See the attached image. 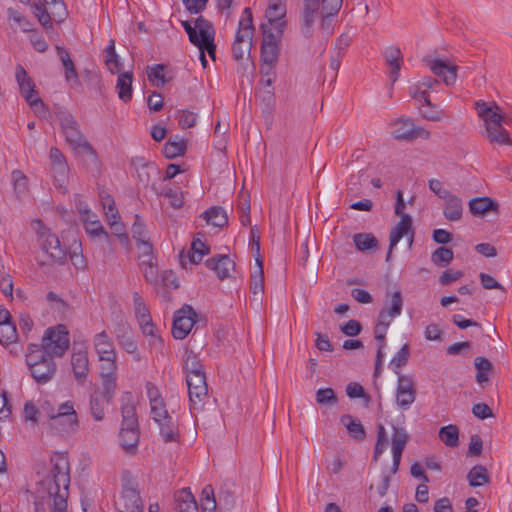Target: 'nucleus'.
Listing matches in <instances>:
<instances>
[{
    "label": "nucleus",
    "instance_id": "obj_25",
    "mask_svg": "<svg viewBox=\"0 0 512 512\" xmlns=\"http://www.w3.org/2000/svg\"><path fill=\"white\" fill-rule=\"evenodd\" d=\"M175 508L179 512H198V504L189 488L178 490L174 494Z\"/></svg>",
    "mask_w": 512,
    "mask_h": 512
},
{
    "label": "nucleus",
    "instance_id": "obj_34",
    "mask_svg": "<svg viewBox=\"0 0 512 512\" xmlns=\"http://www.w3.org/2000/svg\"><path fill=\"white\" fill-rule=\"evenodd\" d=\"M340 421L353 439L361 441L365 438L366 432L364 426L358 419L349 414H344L341 416Z\"/></svg>",
    "mask_w": 512,
    "mask_h": 512
},
{
    "label": "nucleus",
    "instance_id": "obj_41",
    "mask_svg": "<svg viewBox=\"0 0 512 512\" xmlns=\"http://www.w3.org/2000/svg\"><path fill=\"white\" fill-rule=\"evenodd\" d=\"M469 485L479 487L489 482L487 469L482 465L474 466L467 474Z\"/></svg>",
    "mask_w": 512,
    "mask_h": 512
},
{
    "label": "nucleus",
    "instance_id": "obj_19",
    "mask_svg": "<svg viewBox=\"0 0 512 512\" xmlns=\"http://www.w3.org/2000/svg\"><path fill=\"white\" fill-rule=\"evenodd\" d=\"M263 41L261 45V58L265 64L271 65L278 57V45L275 36L268 30L267 24H262Z\"/></svg>",
    "mask_w": 512,
    "mask_h": 512
},
{
    "label": "nucleus",
    "instance_id": "obj_59",
    "mask_svg": "<svg viewBox=\"0 0 512 512\" xmlns=\"http://www.w3.org/2000/svg\"><path fill=\"white\" fill-rule=\"evenodd\" d=\"M176 119L181 128L188 129L196 124L197 115L190 110L184 109L177 112Z\"/></svg>",
    "mask_w": 512,
    "mask_h": 512
},
{
    "label": "nucleus",
    "instance_id": "obj_21",
    "mask_svg": "<svg viewBox=\"0 0 512 512\" xmlns=\"http://www.w3.org/2000/svg\"><path fill=\"white\" fill-rule=\"evenodd\" d=\"M205 264L210 270L215 271L218 278L221 280L230 277V273L235 267V263L227 255L214 256L213 258L206 260Z\"/></svg>",
    "mask_w": 512,
    "mask_h": 512
},
{
    "label": "nucleus",
    "instance_id": "obj_23",
    "mask_svg": "<svg viewBox=\"0 0 512 512\" xmlns=\"http://www.w3.org/2000/svg\"><path fill=\"white\" fill-rule=\"evenodd\" d=\"M93 346L98 355V359L116 357L114 343L106 331L97 333L93 337Z\"/></svg>",
    "mask_w": 512,
    "mask_h": 512
},
{
    "label": "nucleus",
    "instance_id": "obj_9",
    "mask_svg": "<svg viewBox=\"0 0 512 512\" xmlns=\"http://www.w3.org/2000/svg\"><path fill=\"white\" fill-rule=\"evenodd\" d=\"M133 304L135 316L142 333L152 338L150 345L154 346L156 349H161L163 347V340L157 336L156 327L152 321L150 311L138 292L133 293Z\"/></svg>",
    "mask_w": 512,
    "mask_h": 512
},
{
    "label": "nucleus",
    "instance_id": "obj_46",
    "mask_svg": "<svg viewBox=\"0 0 512 512\" xmlns=\"http://www.w3.org/2000/svg\"><path fill=\"white\" fill-rule=\"evenodd\" d=\"M401 51L398 48H391L387 51L386 61L391 68L390 77L393 82L398 78L400 71Z\"/></svg>",
    "mask_w": 512,
    "mask_h": 512
},
{
    "label": "nucleus",
    "instance_id": "obj_64",
    "mask_svg": "<svg viewBox=\"0 0 512 512\" xmlns=\"http://www.w3.org/2000/svg\"><path fill=\"white\" fill-rule=\"evenodd\" d=\"M99 361L101 362L100 376L117 375L118 366L116 357L101 358Z\"/></svg>",
    "mask_w": 512,
    "mask_h": 512
},
{
    "label": "nucleus",
    "instance_id": "obj_4",
    "mask_svg": "<svg viewBox=\"0 0 512 512\" xmlns=\"http://www.w3.org/2000/svg\"><path fill=\"white\" fill-rule=\"evenodd\" d=\"M253 20L250 8H245L239 21L238 30L232 45L233 57L237 61L248 59L252 46Z\"/></svg>",
    "mask_w": 512,
    "mask_h": 512
},
{
    "label": "nucleus",
    "instance_id": "obj_18",
    "mask_svg": "<svg viewBox=\"0 0 512 512\" xmlns=\"http://www.w3.org/2000/svg\"><path fill=\"white\" fill-rule=\"evenodd\" d=\"M409 436L407 431L403 427L393 426L392 434V454H393V466L392 473L395 474L400 465L402 453L407 445Z\"/></svg>",
    "mask_w": 512,
    "mask_h": 512
},
{
    "label": "nucleus",
    "instance_id": "obj_22",
    "mask_svg": "<svg viewBox=\"0 0 512 512\" xmlns=\"http://www.w3.org/2000/svg\"><path fill=\"white\" fill-rule=\"evenodd\" d=\"M28 368L37 383L45 384L54 377L57 365L53 359H48V361H44Z\"/></svg>",
    "mask_w": 512,
    "mask_h": 512
},
{
    "label": "nucleus",
    "instance_id": "obj_26",
    "mask_svg": "<svg viewBox=\"0 0 512 512\" xmlns=\"http://www.w3.org/2000/svg\"><path fill=\"white\" fill-rule=\"evenodd\" d=\"M57 55L60 58L62 65L65 70V79L71 85L75 86L79 84L78 73L76 71L74 62L72 61L69 53L66 49L61 46H56Z\"/></svg>",
    "mask_w": 512,
    "mask_h": 512
},
{
    "label": "nucleus",
    "instance_id": "obj_24",
    "mask_svg": "<svg viewBox=\"0 0 512 512\" xmlns=\"http://www.w3.org/2000/svg\"><path fill=\"white\" fill-rule=\"evenodd\" d=\"M412 220L409 215H403L399 223L390 232V245L386 261H389L393 248L400 239L411 231Z\"/></svg>",
    "mask_w": 512,
    "mask_h": 512
},
{
    "label": "nucleus",
    "instance_id": "obj_60",
    "mask_svg": "<svg viewBox=\"0 0 512 512\" xmlns=\"http://www.w3.org/2000/svg\"><path fill=\"white\" fill-rule=\"evenodd\" d=\"M250 289L254 295H262L264 292V272L260 268L251 273Z\"/></svg>",
    "mask_w": 512,
    "mask_h": 512
},
{
    "label": "nucleus",
    "instance_id": "obj_51",
    "mask_svg": "<svg viewBox=\"0 0 512 512\" xmlns=\"http://www.w3.org/2000/svg\"><path fill=\"white\" fill-rule=\"evenodd\" d=\"M12 180L14 184V191L18 197L25 196L28 193V178L20 170L12 172Z\"/></svg>",
    "mask_w": 512,
    "mask_h": 512
},
{
    "label": "nucleus",
    "instance_id": "obj_17",
    "mask_svg": "<svg viewBox=\"0 0 512 512\" xmlns=\"http://www.w3.org/2000/svg\"><path fill=\"white\" fill-rule=\"evenodd\" d=\"M475 105L479 117L484 122L485 128L503 124L504 115L501 113V108L496 103L489 105L484 101H477Z\"/></svg>",
    "mask_w": 512,
    "mask_h": 512
},
{
    "label": "nucleus",
    "instance_id": "obj_61",
    "mask_svg": "<svg viewBox=\"0 0 512 512\" xmlns=\"http://www.w3.org/2000/svg\"><path fill=\"white\" fill-rule=\"evenodd\" d=\"M33 13L44 28L48 29L52 27L51 15L50 12L47 11L45 5L41 3L35 4Z\"/></svg>",
    "mask_w": 512,
    "mask_h": 512
},
{
    "label": "nucleus",
    "instance_id": "obj_33",
    "mask_svg": "<svg viewBox=\"0 0 512 512\" xmlns=\"http://www.w3.org/2000/svg\"><path fill=\"white\" fill-rule=\"evenodd\" d=\"M205 24L212 25L208 20L204 19L202 16L197 17L194 22L192 21H182V26L186 33L188 34L189 40L192 44H196L201 37V29L202 27L208 29Z\"/></svg>",
    "mask_w": 512,
    "mask_h": 512
},
{
    "label": "nucleus",
    "instance_id": "obj_5",
    "mask_svg": "<svg viewBox=\"0 0 512 512\" xmlns=\"http://www.w3.org/2000/svg\"><path fill=\"white\" fill-rule=\"evenodd\" d=\"M49 426L58 433L74 432L78 426V415L71 401H66L48 412Z\"/></svg>",
    "mask_w": 512,
    "mask_h": 512
},
{
    "label": "nucleus",
    "instance_id": "obj_36",
    "mask_svg": "<svg viewBox=\"0 0 512 512\" xmlns=\"http://www.w3.org/2000/svg\"><path fill=\"white\" fill-rule=\"evenodd\" d=\"M204 219L208 224L222 228L227 225L228 217L222 207H211L203 213Z\"/></svg>",
    "mask_w": 512,
    "mask_h": 512
},
{
    "label": "nucleus",
    "instance_id": "obj_30",
    "mask_svg": "<svg viewBox=\"0 0 512 512\" xmlns=\"http://www.w3.org/2000/svg\"><path fill=\"white\" fill-rule=\"evenodd\" d=\"M205 26L208 29H205L202 27L200 40L195 44V46H197L199 48V51H201V52L203 51L204 54H205V51H207L209 56L213 60H215V53H216V46L214 44L215 30L212 25L205 24Z\"/></svg>",
    "mask_w": 512,
    "mask_h": 512
},
{
    "label": "nucleus",
    "instance_id": "obj_1",
    "mask_svg": "<svg viewBox=\"0 0 512 512\" xmlns=\"http://www.w3.org/2000/svg\"><path fill=\"white\" fill-rule=\"evenodd\" d=\"M50 474L38 483V498L47 500L53 512H66L70 485V465L63 454L51 457Z\"/></svg>",
    "mask_w": 512,
    "mask_h": 512
},
{
    "label": "nucleus",
    "instance_id": "obj_52",
    "mask_svg": "<svg viewBox=\"0 0 512 512\" xmlns=\"http://www.w3.org/2000/svg\"><path fill=\"white\" fill-rule=\"evenodd\" d=\"M391 321L392 320L389 318L383 319L381 317V314L379 313L378 322L374 328V335L375 339L378 341V346H380V350H383L385 346V335L390 326Z\"/></svg>",
    "mask_w": 512,
    "mask_h": 512
},
{
    "label": "nucleus",
    "instance_id": "obj_55",
    "mask_svg": "<svg viewBox=\"0 0 512 512\" xmlns=\"http://www.w3.org/2000/svg\"><path fill=\"white\" fill-rule=\"evenodd\" d=\"M17 329L13 323H0V342L8 345L17 340Z\"/></svg>",
    "mask_w": 512,
    "mask_h": 512
},
{
    "label": "nucleus",
    "instance_id": "obj_45",
    "mask_svg": "<svg viewBox=\"0 0 512 512\" xmlns=\"http://www.w3.org/2000/svg\"><path fill=\"white\" fill-rule=\"evenodd\" d=\"M160 426V434L165 442L176 441L179 434L177 425L173 422L172 417L157 423Z\"/></svg>",
    "mask_w": 512,
    "mask_h": 512
},
{
    "label": "nucleus",
    "instance_id": "obj_32",
    "mask_svg": "<svg viewBox=\"0 0 512 512\" xmlns=\"http://www.w3.org/2000/svg\"><path fill=\"white\" fill-rule=\"evenodd\" d=\"M132 82H133V73L131 71L119 73L116 90L118 93V97L123 102H128L132 98Z\"/></svg>",
    "mask_w": 512,
    "mask_h": 512
},
{
    "label": "nucleus",
    "instance_id": "obj_12",
    "mask_svg": "<svg viewBox=\"0 0 512 512\" xmlns=\"http://www.w3.org/2000/svg\"><path fill=\"white\" fill-rule=\"evenodd\" d=\"M189 400L193 409H199L203 406L204 400L208 395L205 373L191 374L186 376Z\"/></svg>",
    "mask_w": 512,
    "mask_h": 512
},
{
    "label": "nucleus",
    "instance_id": "obj_2",
    "mask_svg": "<svg viewBox=\"0 0 512 512\" xmlns=\"http://www.w3.org/2000/svg\"><path fill=\"white\" fill-rule=\"evenodd\" d=\"M343 0H304L301 14L302 32L310 37L313 25L321 14L320 28L325 35L332 32V17L342 7Z\"/></svg>",
    "mask_w": 512,
    "mask_h": 512
},
{
    "label": "nucleus",
    "instance_id": "obj_6",
    "mask_svg": "<svg viewBox=\"0 0 512 512\" xmlns=\"http://www.w3.org/2000/svg\"><path fill=\"white\" fill-rule=\"evenodd\" d=\"M122 492L117 502L118 512H142L143 503L137 482L130 471L122 473Z\"/></svg>",
    "mask_w": 512,
    "mask_h": 512
},
{
    "label": "nucleus",
    "instance_id": "obj_39",
    "mask_svg": "<svg viewBox=\"0 0 512 512\" xmlns=\"http://www.w3.org/2000/svg\"><path fill=\"white\" fill-rule=\"evenodd\" d=\"M111 400L105 396L94 393L90 398V410L93 418L96 421H101L104 418V408Z\"/></svg>",
    "mask_w": 512,
    "mask_h": 512
},
{
    "label": "nucleus",
    "instance_id": "obj_44",
    "mask_svg": "<svg viewBox=\"0 0 512 512\" xmlns=\"http://www.w3.org/2000/svg\"><path fill=\"white\" fill-rule=\"evenodd\" d=\"M106 65L111 73H119L122 70V64L115 51V40L111 39L106 48Z\"/></svg>",
    "mask_w": 512,
    "mask_h": 512
},
{
    "label": "nucleus",
    "instance_id": "obj_47",
    "mask_svg": "<svg viewBox=\"0 0 512 512\" xmlns=\"http://www.w3.org/2000/svg\"><path fill=\"white\" fill-rule=\"evenodd\" d=\"M355 246L360 251H367L376 248L378 245L377 239L370 233H358L353 237Z\"/></svg>",
    "mask_w": 512,
    "mask_h": 512
},
{
    "label": "nucleus",
    "instance_id": "obj_62",
    "mask_svg": "<svg viewBox=\"0 0 512 512\" xmlns=\"http://www.w3.org/2000/svg\"><path fill=\"white\" fill-rule=\"evenodd\" d=\"M185 369H186V376H189L191 374H203L204 368L203 365L199 362L197 357L190 353L187 355L185 359Z\"/></svg>",
    "mask_w": 512,
    "mask_h": 512
},
{
    "label": "nucleus",
    "instance_id": "obj_16",
    "mask_svg": "<svg viewBox=\"0 0 512 512\" xmlns=\"http://www.w3.org/2000/svg\"><path fill=\"white\" fill-rule=\"evenodd\" d=\"M71 366L74 379L78 384L83 385L89 374L88 352L84 346H80L79 348L76 346L73 347Z\"/></svg>",
    "mask_w": 512,
    "mask_h": 512
},
{
    "label": "nucleus",
    "instance_id": "obj_38",
    "mask_svg": "<svg viewBox=\"0 0 512 512\" xmlns=\"http://www.w3.org/2000/svg\"><path fill=\"white\" fill-rule=\"evenodd\" d=\"M403 307V299L400 291H395L391 295L390 307L382 309L380 311L381 317L383 319L389 318L393 319L399 316L402 312Z\"/></svg>",
    "mask_w": 512,
    "mask_h": 512
},
{
    "label": "nucleus",
    "instance_id": "obj_7",
    "mask_svg": "<svg viewBox=\"0 0 512 512\" xmlns=\"http://www.w3.org/2000/svg\"><path fill=\"white\" fill-rule=\"evenodd\" d=\"M55 358H61L70 346L69 332L64 325L46 329L40 344Z\"/></svg>",
    "mask_w": 512,
    "mask_h": 512
},
{
    "label": "nucleus",
    "instance_id": "obj_14",
    "mask_svg": "<svg viewBox=\"0 0 512 512\" xmlns=\"http://www.w3.org/2000/svg\"><path fill=\"white\" fill-rule=\"evenodd\" d=\"M416 386L412 377L404 374L398 376L396 388V403L403 409L407 410L416 400Z\"/></svg>",
    "mask_w": 512,
    "mask_h": 512
},
{
    "label": "nucleus",
    "instance_id": "obj_63",
    "mask_svg": "<svg viewBox=\"0 0 512 512\" xmlns=\"http://www.w3.org/2000/svg\"><path fill=\"white\" fill-rule=\"evenodd\" d=\"M147 76L151 82L159 81V83L156 84L158 87H163L166 83L164 75V65L162 64H157L148 67Z\"/></svg>",
    "mask_w": 512,
    "mask_h": 512
},
{
    "label": "nucleus",
    "instance_id": "obj_35",
    "mask_svg": "<svg viewBox=\"0 0 512 512\" xmlns=\"http://www.w3.org/2000/svg\"><path fill=\"white\" fill-rule=\"evenodd\" d=\"M486 137L490 143L499 145H511L508 131L503 127V124L485 128Z\"/></svg>",
    "mask_w": 512,
    "mask_h": 512
},
{
    "label": "nucleus",
    "instance_id": "obj_50",
    "mask_svg": "<svg viewBox=\"0 0 512 512\" xmlns=\"http://www.w3.org/2000/svg\"><path fill=\"white\" fill-rule=\"evenodd\" d=\"M388 444V437L386 433V429L383 424L379 423L377 425V441L374 448L373 461H378L381 454L386 449Z\"/></svg>",
    "mask_w": 512,
    "mask_h": 512
},
{
    "label": "nucleus",
    "instance_id": "obj_56",
    "mask_svg": "<svg viewBox=\"0 0 512 512\" xmlns=\"http://www.w3.org/2000/svg\"><path fill=\"white\" fill-rule=\"evenodd\" d=\"M420 113L425 119L434 122L441 121L444 118L448 117V114L446 113L445 110L439 109L434 104H432V107H428L424 104V106L420 108Z\"/></svg>",
    "mask_w": 512,
    "mask_h": 512
},
{
    "label": "nucleus",
    "instance_id": "obj_8",
    "mask_svg": "<svg viewBox=\"0 0 512 512\" xmlns=\"http://www.w3.org/2000/svg\"><path fill=\"white\" fill-rule=\"evenodd\" d=\"M39 226L37 231V240L44 252H46L53 262L62 265L67 260V250L60 244L58 237L52 234L47 228L43 227L40 220L35 221Z\"/></svg>",
    "mask_w": 512,
    "mask_h": 512
},
{
    "label": "nucleus",
    "instance_id": "obj_49",
    "mask_svg": "<svg viewBox=\"0 0 512 512\" xmlns=\"http://www.w3.org/2000/svg\"><path fill=\"white\" fill-rule=\"evenodd\" d=\"M69 258L72 264L77 269H84L86 267V260L82 253V246L79 241L76 239L73 240L72 245L70 246Z\"/></svg>",
    "mask_w": 512,
    "mask_h": 512
},
{
    "label": "nucleus",
    "instance_id": "obj_53",
    "mask_svg": "<svg viewBox=\"0 0 512 512\" xmlns=\"http://www.w3.org/2000/svg\"><path fill=\"white\" fill-rule=\"evenodd\" d=\"M8 19L13 21L23 32H33L32 23L19 11L8 8Z\"/></svg>",
    "mask_w": 512,
    "mask_h": 512
},
{
    "label": "nucleus",
    "instance_id": "obj_43",
    "mask_svg": "<svg viewBox=\"0 0 512 512\" xmlns=\"http://www.w3.org/2000/svg\"><path fill=\"white\" fill-rule=\"evenodd\" d=\"M286 13L285 2H274L269 1L268 8L266 10V18L269 24L279 25L278 21L281 20Z\"/></svg>",
    "mask_w": 512,
    "mask_h": 512
},
{
    "label": "nucleus",
    "instance_id": "obj_54",
    "mask_svg": "<svg viewBox=\"0 0 512 512\" xmlns=\"http://www.w3.org/2000/svg\"><path fill=\"white\" fill-rule=\"evenodd\" d=\"M454 254L450 248H437L431 256L432 262L437 266H446L453 260Z\"/></svg>",
    "mask_w": 512,
    "mask_h": 512
},
{
    "label": "nucleus",
    "instance_id": "obj_48",
    "mask_svg": "<svg viewBox=\"0 0 512 512\" xmlns=\"http://www.w3.org/2000/svg\"><path fill=\"white\" fill-rule=\"evenodd\" d=\"M209 253V247L202 242L200 239H195L191 243V249L189 252L190 262L198 264L201 262L203 257Z\"/></svg>",
    "mask_w": 512,
    "mask_h": 512
},
{
    "label": "nucleus",
    "instance_id": "obj_57",
    "mask_svg": "<svg viewBox=\"0 0 512 512\" xmlns=\"http://www.w3.org/2000/svg\"><path fill=\"white\" fill-rule=\"evenodd\" d=\"M117 375L101 376L102 391L99 393L108 399H112L117 387Z\"/></svg>",
    "mask_w": 512,
    "mask_h": 512
},
{
    "label": "nucleus",
    "instance_id": "obj_31",
    "mask_svg": "<svg viewBox=\"0 0 512 512\" xmlns=\"http://www.w3.org/2000/svg\"><path fill=\"white\" fill-rule=\"evenodd\" d=\"M25 358L27 366L32 367L44 361H48V359L54 360L55 357L51 356V354L47 352L46 349H44V347L41 345L30 344L28 345Z\"/></svg>",
    "mask_w": 512,
    "mask_h": 512
},
{
    "label": "nucleus",
    "instance_id": "obj_15",
    "mask_svg": "<svg viewBox=\"0 0 512 512\" xmlns=\"http://www.w3.org/2000/svg\"><path fill=\"white\" fill-rule=\"evenodd\" d=\"M49 160L55 182L60 188H65L69 175L66 157L57 147H52L49 151Z\"/></svg>",
    "mask_w": 512,
    "mask_h": 512
},
{
    "label": "nucleus",
    "instance_id": "obj_58",
    "mask_svg": "<svg viewBox=\"0 0 512 512\" xmlns=\"http://www.w3.org/2000/svg\"><path fill=\"white\" fill-rule=\"evenodd\" d=\"M316 402L320 405H334L337 403V396L332 388H320L316 391Z\"/></svg>",
    "mask_w": 512,
    "mask_h": 512
},
{
    "label": "nucleus",
    "instance_id": "obj_42",
    "mask_svg": "<svg viewBox=\"0 0 512 512\" xmlns=\"http://www.w3.org/2000/svg\"><path fill=\"white\" fill-rule=\"evenodd\" d=\"M439 438L448 447H456L459 444V430L455 425H447L439 430Z\"/></svg>",
    "mask_w": 512,
    "mask_h": 512
},
{
    "label": "nucleus",
    "instance_id": "obj_13",
    "mask_svg": "<svg viewBox=\"0 0 512 512\" xmlns=\"http://www.w3.org/2000/svg\"><path fill=\"white\" fill-rule=\"evenodd\" d=\"M196 313L189 305L178 310L174 316L172 334L175 339H184L191 331L195 323Z\"/></svg>",
    "mask_w": 512,
    "mask_h": 512
},
{
    "label": "nucleus",
    "instance_id": "obj_37",
    "mask_svg": "<svg viewBox=\"0 0 512 512\" xmlns=\"http://www.w3.org/2000/svg\"><path fill=\"white\" fill-rule=\"evenodd\" d=\"M122 413V425L121 426H138V419L136 415V408L134 403L131 401V396L128 394L127 401L123 400L121 407Z\"/></svg>",
    "mask_w": 512,
    "mask_h": 512
},
{
    "label": "nucleus",
    "instance_id": "obj_29",
    "mask_svg": "<svg viewBox=\"0 0 512 512\" xmlns=\"http://www.w3.org/2000/svg\"><path fill=\"white\" fill-rule=\"evenodd\" d=\"M469 209L474 216H484L489 211L497 212L499 204L489 197H477L470 200Z\"/></svg>",
    "mask_w": 512,
    "mask_h": 512
},
{
    "label": "nucleus",
    "instance_id": "obj_28",
    "mask_svg": "<svg viewBox=\"0 0 512 512\" xmlns=\"http://www.w3.org/2000/svg\"><path fill=\"white\" fill-rule=\"evenodd\" d=\"M444 203L443 214L448 221L456 222L462 218L463 215V202L456 196L451 194L447 197Z\"/></svg>",
    "mask_w": 512,
    "mask_h": 512
},
{
    "label": "nucleus",
    "instance_id": "obj_11",
    "mask_svg": "<svg viewBox=\"0 0 512 512\" xmlns=\"http://www.w3.org/2000/svg\"><path fill=\"white\" fill-rule=\"evenodd\" d=\"M390 126L391 135L396 140L412 141L417 138L427 140L431 136L428 130L421 126L415 125L414 121L409 118H399L393 120Z\"/></svg>",
    "mask_w": 512,
    "mask_h": 512
},
{
    "label": "nucleus",
    "instance_id": "obj_27",
    "mask_svg": "<svg viewBox=\"0 0 512 512\" xmlns=\"http://www.w3.org/2000/svg\"><path fill=\"white\" fill-rule=\"evenodd\" d=\"M139 426H121L119 433L122 447L128 453H134L139 442Z\"/></svg>",
    "mask_w": 512,
    "mask_h": 512
},
{
    "label": "nucleus",
    "instance_id": "obj_10",
    "mask_svg": "<svg viewBox=\"0 0 512 512\" xmlns=\"http://www.w3.org/2000/svg\"><path fill=\"white\" fill-rule=\"evenodd\" d=\"M15 77L20 87L21 95L37 115L43 116L46 113V106L38 96L33 80L21 65L16 67Z\"/></svg>",
    "mask_w": 512,
    "mask_h": 512
},
{
    "label": "nucleus",
    "instance_id": "obj_20",
    "mask_svg": "<svg viewBox=\"0 0 512 512\" xmlns=\"http://www.w3.org/2000/svg\"><path fill=\"white\" fill-rule=\"evenodd\" d=\"M427 63L432 73L441 77L446 85L450 86L455 83L458 69L456 65H451L441 59L428 60Z\"/></svg>",
    "mask_w": 512,
    "mask_h": 512
},
{
    "label": "nucleus",
    "instance_id": "obj_3",
    "mask_svg": "<svg viewBox=\"0 0 512 512\" xmlns=\"http://www.w3.org/2000/svg\"><path fill=\"white\" fill-rule=\"evenodd\" d=\"M56 117L61 127V132L65 137L66 143L73 149L93 153V147L85 138L84 134L80 130V125L75 117L64 110L56 112Z\"/></svg>",
    "mask_w": 512,
    "mask_h": 512
},
{
    "label": "nucleus",
    "instance_id": "obj_40",
    "mask_svg": "<svg viewBox=\"0 0 512 512\" xmlns=\"http://www.w3.org/2000/svg\"><path fill=\"white\" fill-rule=\"evenodd\" d=\"M187 143L184 139L175 137L174 140H169L163 149L166 158L172 159L184 155Z\"/></svg>",
    "mask_w": 512,
    "mask_h": 512
}]
</instances>
